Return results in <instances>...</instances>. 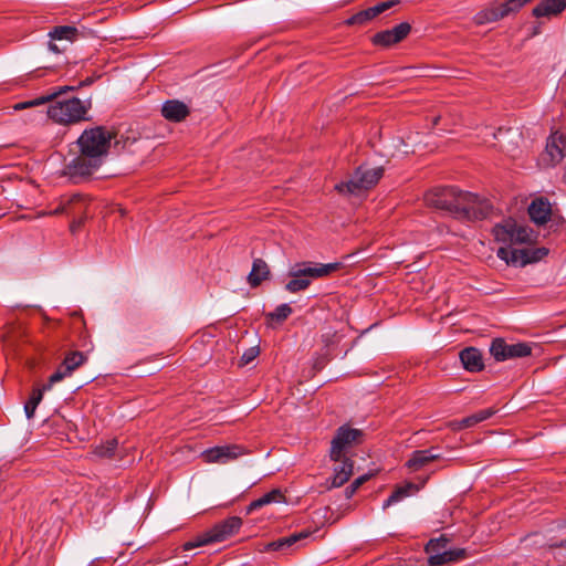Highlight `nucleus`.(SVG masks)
I'll use <instances>...</instances> for the list:
<instances>
[{
    "label": "nucleus",
    "instance_id": "41",
    "mask_svg": "<svg viewBox=\"0 0 566 566\" xmlns=\"http://www.w3.org/2000/svg\"><path fill=\"white\" fill-rule=\"evenodd\" d=\"M92 83H93V78L92 77H87L84 81H82L78 86H86V85H90Z\"/></svg>",
    "mask_w": 566,
    "mask_h": 566
},
{
    "label": "nucleus",
    "instance_id": "1",
    "mask_svg": "<svg viewBox=\"0 0 566 566\" xmlns=\"http://www.w3.org/2000/svg\"><path fill=\"white\" fill-rule=\"evenodd\" d=\"M113 138V133L104 126L85 129L70 144L64 175L74 181L92 176L107 157Z\"/></svg>",
    "mask_w": 566,
    "mask_h": 566
},
{
    "label": "nucleus",
    "instance_id": "27",
    "mask_svg": "<svg viewBox=\"0 0 566 566\" xmlns=\"http://www.w3.org/2000/svg\"><path fill=\"white\" fill-rule=\"evenodd\" d=\"M269 273H270V271H269L268 264L264 261L256 259V260H254L252 270L248 276L249 283L252 286H256L264 279L268 277Z\"/></svg>",
    "mask_w": 566,
    "mask_h": 566
},
{
    "label": "nucleus",
    "instance_id": "34",
    "mask_svg": "<svg viewBox=\"0 0 566 566\" xmlns=\"http://www.w3.org/2000/svg\"><path fill=\"white\" fill-rule=\"evenodd\" d=\"M208 544H211V542L209 539L207 532H205V533L198 535L195 539L185 543L182 547H184V551H190L196 547H200V546L208 545Z\"/></svg>",
    "mask_w": 566,
    "mask_h": 566
},
{
    "label": "nucleus",
    "instance_id": "35",
    "mask_svg": "<svg viewBox=\"0 0 566 566\" xmlns=\"http://www.w3.org/2000/svg\"><path fill=\"white\" fill-rule=\"evenodd\" d=\"M291 313L292 308L289 304H281L275 308L273 313H270L269 316L272 319L284 321L291 315Z\"/></svg>",
    "mask_w": 566,
    "mask_h": 566
},
{
    "label": "nucleus",
    "instance_id": "20",
    "mask_svg": "<svg viewBox=\"0 0 566 566\" xmlns=\"http://www.w3.org/2000/svg\"><path fill=\"white\" fill-rule=\"evenodd\" d=\"M310 536L308 532H300L292 534L286 537H282L277 541L270 542L262 547L259 548L260 552H269V551H284L289 549L295 544H297L300 541L305 539Z\"/></svg>",
    "mask_w": 566,
    "mask_h": 566
},
{
    "label": "nucleus",
    "instance_id": "37",
    "mask_svg": "<svg viewBox=\"0 0 566 566\" xmlns=\"http://www.w3.org/2000/svg\"><path fill=\"white\" fill-rule=\"evenodd\" d=\"M531 1L532 0H506L505 2H502V4L505 8L504 11L511 14L517 12L524 4Z\"/></svg>",
    "mask_w": 566,
    "mask_h": 566
},
{
    "label": "nucleus",
    "instance_id": "25",
    "mask_svg": "<svg viewBox=\"0 0 566 566\" xmlns=\"http://www.w3.org/2000/svg\"><path fill=\"white\" fill-rule=\"evenodd\" d=\"M463 367L469 371H480L483 368L482 354L474 347H469L460 353Z\"/></svg>",
    "mask_w": 566,
    "mask_h": 566
},
{
    "label": "nucleus",
    "instance_id": "23",
    "mask_svg": "<svg viewBox=\"0 0 566 566\" xmlns=\"http://www.w3.org/2000/svg\"><path fill=\"white\" fill-rule=\"evenodd\" d=\"M354 463L350 459L340 460V463L334 468V474L329 488H339L344 485L353 474Z\"/></svg>",
    "mask_w": 566,
    "mask_h": 566
},
{
    "label": "nucleus",
    "instance_id": "3",
    "mask_svg": "<svg viewBox=\"0 0 566 566\" xmlns=\"http://www.w3.org/2000/svg\"><path fill=\"white\" fill-rule=\"evenodd\" d=\"M353 256L354 254H348L342 261L331 263L311 261L295 263L289 271L290 280L285 284V290L290 293L304 291L312 284L313 280L329 276L343 269Z\"/></svg>",
    "mask_w": 566,
    "mask_h": 566
},
{
    "label": "nucleus",
    "instance_id": "6",
    "mask_svg": "<svg viewBox=\"0 0 566 566\" xmlns=\"http://www.w3.org/2000/svg\"><path fill=\"white\" fill-rule=\"evenodd\" d=\"M53 104L48 109V116L60 124H71L84 118L88 106L76 97L59 99L53 98Z\"/></svg>",
    "mask_w": 566,
    "mask_h": 566
},
{
    "label": "nucleus",
    "instance_id": "31",
    "mask_svg": "<svg viewBox=\"0 0 566 566\" xmlns=\"http://www.w3.org/2000/svg\"><path fill=\"white\" fill-rule=\"evenodd\" d=\"M413 489L412 484H408L406 486L397 489L385 501L382 507L386 509L410 494V491Z\"/></svg>",
    "mask_w": 566,
    "mask_h": 566
},
{
    "label": "nucleus",
    "instance_id": "38",
    "mask_svg": "<svg viewBox=\"0 0 566 566\" xmlns=\"http://www.w3.org/2000/svg\"><path fill=\"white\" fill-rule=\"evenodd\" d=\"M259 353V348L255 346L248 348L241 356V365L250 364L258 357Z\"/></svg>",
    "mask_w": 566,
    "mask_h": 566
},
{
    "label": "nucleus",
    "instance_id": "39",
    "mask_svg": "<svg viewBox=\"0 0 566 566\" xmlns=\"http://www.w3.org/2000/svg\"><path fill=\"white\" fill-rule=\"evenodd\" d=\"M489 10L491 11V19H494V21H499L509 15V13L504 11L505 8L502 3L491 7Z\"/></svg>",
    "mask_w": 566,
    "mask_h": 566
},
{
    "label": "nucleus",
    "instance_id": "14",
    "mask_svg": "<svg viewBox=\"0 0 566 566\" xmlns=\"http://www.w3.org/2000/svg\"><path fill=\"white\" fill-rule=\"evenodd\" d=\"M243 454V448L237 444L217 446L205 450L201 458L206 463H228Z\"/></svg>",
    "mask_w": 566,
    "mask_h": 566
},
{
    "label": "nucleus",
    "instance_id": "26",
    "mask_svg": "<svg viewBox=\"0 0 566 566\" xmlns=\"http://www.w3.org/2000/svg\"><path fill=\"white\" fill-rule=\"evenodd\" d=\"M284 502V495L279 489H274L271 492L262 495L261 497L252 501L250 505L248 506V512H252L254 510H258L264 505H269L272 503H282Z\"/></svg>",
    "mask_w": 566,
    "mask_h": 566
},
{
    "label": "nucleus",
    "instance_id": "8",
    "mask_svg": "<svg viewBox=\"0 0 566 566\" xmlns=\"http://www.w3.org/2000/svg\"><path fill=\"white\" fill-rule=\"evenodd\" d=\"M90 201L81 195H73L63 199L60 206L53 211L54 214L64 213L71 218L70 230L75 233L83 224L84 219L90 214Z\"/></svg>",
    "mask_w": 566,
    "mask_h": 566
},
{
    "label": "nucleus",
    "instance_id": "7",
    "mask_svg": "<svg viewBox=\"0 0 566 566\" xmlns=\"http://www.w3.org/2000/svg\"><path fill=\"white\" fill-rule=\"evenodd\" d=\"M382 175V167L366 168L360 166L355 170L348 181L337 184L335 189L343 195H358L374 187Z\"/></svg>",
    "mask_w": 566,
    "mask_h": 566
},
{
    "label": "nucleus",
    "instance_id": "21",
    "mask_svg": "<svg viewBox=\"0 0 566 566\" xmlns=\"http://www.w3.org/2000/svg\"><path fill=\"white\" fill-rule=\"evenodd\" d=\"M494 410L492 408L480 410L469 417L463 418L462 420H454L449 423V427L454 430L459 431L465 428L474 427L475 424L489 419L491 416L494 415Z\"/></svg>",
    "mask_w": 566,
    "mask_h": 566
},
{
    "label": "nucleus",
    "instance_id": "4",
    "mask_svg": "<svg viewBox=\"0 0 566 566\" xmlns=\"http://www.w3.org/2000/svg\"><path fill=\"white\" fill-rule=\"evenodd\" d=\"M492 233L497 243L507 245L513 244H539L541 240L537 239L535 229L523 221H517L513 218L504 219L502 222L496 223Z\"/></svg>",
    "mask_w": 566,
    "mask_h": 566
},
{
    "label": "nucleus",
    "instance_id": "24",
    "mask_svg": "<svg viewBox=\"0 0 566 566\" xmlns=\"http://www.w3.org/2000/svg\"><path fill=\"white\" fill-rule=\"evenodd\" d=\"M566 8V0H542L534 9L536 18L559 14Z\"/></svg>",
    "mask_w": 566,
    "mask_h": 566
},
{
    "label": "nucleus",
    "instance_id": "18",
    "mask_svg": "<svg viewBox=\"0 0 566 566\" xmlns=\"http://www.w3.org/2000/svg\"><path fill=\"white\" fill-rule=\"evenodd\" d=\"M86 360V357L81 352H71L67 354L62 363V365L57 368V370L51 375L50 382L55 384L70 376L77 367L83 365Z\"/></svg>",
    "mask_w": 566,
    "mask_h": 566
},
{
    "label": "nucleus",
    "instance_id": "12",
    "mask_svg": "<svg viewBox=\"0 0 566 566\" xmlns=\"http://www.w3.org/2000/svg\"><path fill=\"white\" fill-rule=\"evenodd\" d=\"M565 161V179H566V136L554 133L547 140L546 148L541 155V163L544 166H555L560 161Z\"/></svg>",
    "mask_w": 566,
    "mask_h": 566
},
{
    "label": "nucleus",
    "instance_id": "29",
    "mask_svg": "<svg viewBox=\"0 0 566 566\" xmlns=\"http://www.w3.org/2000/svg\"><path fill=\"white\" fill-rule=\"evenodd\" d=\"M75 88H76L75 86H63L57 92H54L48 96H42V97L35 98L33 101H29V102L18 103L14 105V109L19 111V109H24L28 107L45 104V103L52 101L53 98H56L57 96H60L62 93L67 92V91H74Z\"/></svg>",
    "mask_w": 566,
    "mask_h": 566
},
{
    "label": "nucleus",
    "instance_id": "28",
    "mask_svg": "<svg viewBox=\"0 0 566 566\" xmlns=\"http://www.w3.org/2000/svg\"><path fill=\"white\" fill-rule=\"evenodd\" d=\"M52 385L53 384L49 381L48 385H44L42 388L34 389L32 391L31 397L24 405V411L28 419H31L34 416L35 409L43 398V392L51 389Z\"/></svg>",
    "mask_w": 566,
    "mask_h": 566
},
{
    "label": "nucleus",
    "instance_id": "33",
    "mask_svg": "<svg viewBox=\"0 0 566 566\" xmlns=\"http://www.w3.org/2000/svg\"><path fill=\"white\" fill-rule=\"evenodd\" d=\"M399 3V0H388L385 2L377 3L374 7L368 8L370 10V13L373 18L375 19L379 14L384 13L385 11L391 9L392 7L397 6Z\"/></svg>",
    "mask_w": 566,
    "mask_h": 566
},
{
    "label": "nucleus",
    "instance_id": "10",
    "mask_svg": "<svg viewBox=\"0 0 566 566\" xmlns=\"http://www.w3.org/2000/svg\"><path fill=\"white\" fill-rule=\"evenodd\" d=\"M447 545L446 538L431 539L426 546V551L429 554L428 563L430 566H438L462 559L464 557V549L455 548L439 552L440 548H444Z\"/></svg>",
    "mask_w": 566,
    "mask_h": 566
},
{
    "label": "nucleus",
    "instance_id": "30",
    "mask_svg": "<svg viewBox=\"0 0 566 566\" xmlns=\"http://www.w3.org/2000/svg\"><path fill=\"white\" fill-rule=\"evenodd\" d=\"M374 20L370 10L367 8L365 10H361L355 14H353L350 18H348L345 21L346 25H365L366 23Z\"/></svg>",
    "mask_w": 566,
    "mask_h": 566
},
{
    "label": "nucleus",
    "instance_id": "11",
    "mask_svg": "<svg viewBox=\"0 0 566 566\" xmlns=\"http://www.w3.org/2000/svg\"><path fill=\"white\" fill-rule=\"evenodd\" d=\"M361 432L347 426L340 427L332 440L329 457L333 461H340L348 448L359 441Z\"/></svg>",
    "mask_w": 566,
    "mask_h": 566
},
{
    "label": "nucleus",
    "instance_id": "36",
    "mask_svg": "<svg viewBox=\"0 0 566 566\" xmlns=\"http://www.w3.org/2000/svg\"><path fill=\"white\" fill-rule=\"evenodd\" d=\"M369 479V474H364L359 478H357L356 480H354V482L348 486L346 488L345 490V495L347 499H350L355 492Z\"/></svg>",
    "mask_w": 566,
    "mask_h": 566
},
{
    "label": "nucleus",
    "instance_id": "22",
    "mask_svg": "<svg viewBox=\"0 0 566 566\" xmlns=\"http://www.w3.org/2000/svg\"><path fill=\"white\" fill-rule=\"evenodd\" d=\"M440 454L436 451L434 448H430L427 450H417L412 452L410 459L407 461V467L411 471H418L427 465L429 462L439 459Z\"/></svg>",
    "mask_w": 566,
    "mask_h": 566
},
{
    "label": "nucleus",
    "instance_id": "9",
    "mask_svg": "<svg viewBox=\"0 0 566 566\" xmlns=\"http://www.w3.org/2000/svg\"><path fill=\"white\" fill-rule=\"evenodd\" d=\"M528 214L535 223L536 228L534 229L537 239L546 238L555 227V222L552 219L551 203L543 198L536 199L530 205Z\"/></svg>",
    "mask_w": 566,
    "mask_h": 566
},
{
    "label": "nucleus",
    "instance_id": "16",
    "mask_svg": "<svg viewBox=\"0 0 566 566\" xmlns=\"http://www.w3.org/2000/svg\"><path fill=\"white\" fill-rule=\"evenodd\" d=\"M411 31V25L408 22H402L392 29L377 32L371 42L375 45L388 48L401 42Z\"/></svg>",
    "mask_w": 566,
    "mask_h": 566
},
{
    "label": "nucleus",
    "instance_id": "40",
    "mask_svg": "<svg viewBox=\"0 0 566 566\" xmlns=\"http://www.w3.org/2000/svg\"><path fill=\"white\" fill-rule=\"evenodd\" d=\"M474 22L476 24H485L495 21L494 19H491V11L489 9H485L475 14Z\"/></svg>",
    "mask_w": 566,
    "mask_h": 566
},
{
    "label": "nucleus",
    "instance_id": "43",
    "mask_svg": "<svg viewBox=\"0 0 566 566\" xmlns=\"http://www.w3.org/2000/svg\"><path fill=\"white\" fill-rule=\"evenodd\" d=\"M537 33H538V30H537V29H534L533 34H537Z\"/></svg>",
    "mask_w": 566,
    "mask_h": 566
},
{
    "label": "nucleus",
    "instance_id": "17",
    "mask_svg": "<svg viewBox=\"0 0 566 566\" xmlns=\"http://www.w3.org/2000/svg\"><path fill=\"white\" fill-rule=\"evenodd\" d=\"M80 35V31L72 25H60L53 28L49 32L50 42L48 44L49 50L53 53H61L65 51V46L56 44V41L66 40L69 42L75 41Z\"/></svg>",
    "mask_w": 566,
    "mask_h": 566
},
{
    "label": "nucleus",
    "instance_id": "19",
    "mask_svg": "<svg viewBox=\"0 0 566 566\" xmlns=\"http://www.w3.org/2000/svg\"><path fill=\"white\" fill-rule=\"evenodd\" d=\"M161 114L168 120L180 122L188 116L189 108L178 99H170L164 103Z\"/></svg>",
    "mask_w": 566,
    "mask_h": 566
},
{
    "label": "nucleus",
    "instance_id": "13",
    "mask_svg": "<svg viewBox=\"0 0 566 566\" xmlns=\"http://www.w3.org/2000/svg\"><path fill=\"white\" fill-rule=\"evenodd\" d=\"M490 352L497 361H503L511 358L526 357L531 355L532 348L526 343L507 344L497 338L492 342Z\"/></svg>",
    "mask_w": 566,
    "mask_h": 566
},
{
    "label": "nucleus",
    "instance_id": "42",
    "mask_svg": "<svg viewBox=\"0 0 566 566\" xmlns=\"http://www.w3.org/2000/svg\"><path fill=\"white\" fill-rule=\"evenodd\" d=\"M439 119H440V117H439V116H438V117H436V118L433 119V124H434V125H437V124H438V122H439Z\"/></svg>",
    "mask_w": 566,
    "mask_h": 566
},
{
    "label": "nucleus",
    "instance_id": "15",
    "mask_svg": "<svg viewBox=\"0 0 566 566\" xmlns=\"http://www.w3.org/2000/svg\"><path fill=\"white\" fill-rule=\"evenodd\" d=\"M242 526V520L238 516H231L216 524L207 531L211 543H220L235 535Z\"/></svg>",
    "mask_w": 566,
    "mask_h": 566
},
{
    "label": "nucleus",
    "instance_id": "2",
    "mask_svg": "<svg viewBox=\"0 0 566 566\" xmlns=\"http://www.w3.org/2000/svg\"><path fill=\"white\" fill-rule=\"evenodd\" d=\"M423 199L428 207L462 221L483 220L492 211L488 200L455 187L432 188L424 193Z\"/></svg>",
    "mask_w": 566,
    "mask_h": 566
},
{
    "label": "nucleus",
    "instance_id": "32",
    "mask_svg": "<svg viewBox=\"0 0 566 566\" xmlns=\"http://www.w3.org/2000/svg\"><path fill=\"white\" fill-rule=\"evenodd\" d=\"M117 448L116 440H108L95 447L94 453L98 457H111Z\"/></svg>",
    "mask_w": 566,
    "mask_h": 566
},
{
    "label": "nucleus",
    "instance_id": "5",
    "mask_svg": "<svg viewBox=\"0 0 566 566\" xmlns=\"http://www.w3.org/2000/svg\"><path fill=\"white\" fill-rule=\"evenodd\" d=\"M495 258L488 255L485 259L491 265L501 264L514 268H524L528 264L539 262L546 255L548 250H493Z\"/></svg>",
    "mask_w": 566,
    "mask_h": 566
}]
</instances>
